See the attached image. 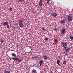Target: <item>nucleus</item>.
Masks as SVG:
<instances>
[{"label":"nucleus","instance_id":"f257e3e1","mask_svg":"<svg viewBox=\"0 0 73 73\" xmlns=\"http://www.w3.org/2000/svg\"><path fill=\"white\" fill-rule=\"evenodd\" d=\"M61 45H62V47L64 48V49H65L66 50V53L69 52L70 48L67 47L68 45H67V43L66 42L65 43V42H63L61 43Z\"/></svg>","mask_w":73,"mask_h":73},{"label":"nucleus","instance_id":"f03ea898","mask_svg":"<svg viewBox=\"0 0 73 73\" xmlns=\"http://www.w3.org/2000/svg\"><path fill=\"white\" fill-rule=\"evenodd\" d=\"M68 21H72L73 19V15L72 14H69L67 16Z\"/></svg>","mask_w":73,"mask_h":73},{"label":"nucleus","instance_id":"7ed1b4c3","mask_svg":"<svg viewBox=\"0 0 73 73\" xmlns=\"http://www.w3.org/2000/svg\"><path fill=\"white\" fill-rule=\"evenodd\" d=\"M18 22L19 27H20L21 28H23V27H24V25L23 24V21L22 20H20Z\"/></svg>","mask_w":73,"mask_h":73},{"label":"nucleus","instance_id":"20e7f679","mask_svg":"<svg viewBox=\"0 0 73 73\" xmlns=\"http://www.w3.org/2000/svg\"><path fill=\"white\" fill-rule=\"evenodd\" d=\"M39 5L40 6H42V0H40L39 2Z\"/></svg>","mask_w":73,"mask_h":73},{"label":"nucleus","instance_id":"39448f33","mask_svg":"<svg viewBox=\"0 0 73 73\" xmlns=\"http://www.w3.org/2000/svg\"><path fill=\"white\" fill-rule=\"evenodd\" d=\"M51 15L54 17H56L57 16V14L55 13H53L51 14Z\"/></svg>","mask_w":73,"mask_h":73},{"label":"nucleus","instance_id":"423d86ee","mask_svg":"<svg viewBox=\"0 0 73 73\" xmlns=\"http://www.w3.org/2000/svg\"><path fill=\"white\" fill-rule=\"evenodd\" d=\"M8 22H4V23L3 24V26H5L6 25H8Z\"/></svg>","mask_w":73,"mask_h":73},{"label":"nucleus","instance_id":"0eeeda50","mask_svg":"<svg viewBox=\"0 0 73 73\" xmlns=\"http://www.w3.org/2000/svg\"><path fill=\"white\" fill-rule=\"evenodd\" d=\"M65 32V29H63L62 31L61 34L62 35H64Z\"/></svg>","mask_w":73,"mask_h":73},{"label":"nucleus","instance_id":"6e6552de","mask_svg":"<svg viewBox=\"0 0 73 73\" xmlns=\"http://www.w3.org/2000/svg\"><path fill=\"white\" fill-rule=\"evenodd\" d=\"M43 61L42 60H41L39 61V63H40V66H42L43 65V63L42 62Z\"/></svg>","mask_w":73,"mask_h":73},{"label":"nucleus","instance_id":"1a4fd4ad","mask_svg":"<svg viewBox=\"0 0 73 73\" xmlns=\"http://www.w3.org/2000/svg\"><path fill=\"white\" fill-rule=\"evenodd\" d=\"M19 58L18 57L17 58H12L13 60H15L17 61V60H19Z\"/></svg>","mask_w":73,"mask_h":73},{"label":"nucleus","instance_id":"9d476101","mask_svg":"<svg viewBox=\"0 0 73 73\" xmlns=\"http://www.w3.org/2000/svg\"><path fill=\"white\" fill-rule=\"evenodd\" d=\"M32 73H37L36 71V70L33 69L32 71Z\"/></svg>","mask_w":73,"mask_h":73},{"label":"nucleus","instance_id":"9b49d317","mask_svg":"<svg viewBox=\"0 0 73 73\" xmlns=\"http://www.w3.org/2000/svg\"><path fill=\"white\" fill-rule=\"evenodd\" d=\"M43 58L44 59H45L46 60L47 59H48V57L46 56V54H44L43 55Z\"/></svg>","mask_w":73,"mask_h":73},{"label":"nucleus","instance_id":"f8f14e48","mask_svg":"<svg viewBox=\"0 0 73 73\" xmlns=\"http://www.w3.org/2000/svg\"><path fill=\"white\" fill-rule=\"evenodd\" d=\"M11 55L14 57H16V55L14 53H12Z\"/></svg>","mask_w":73,"mask_h":73},{"label":"nucleus","instance_id":"ddd939ff","mask_svg":"<svg viewBox=\"0 0 73 73\" xmlns=\"http://www.w3.org/2000/svg\"><path fill=\"white\" fill-rule=\"evenodd\" d=\"M4 73H10V71H7V70H5L4 71Z\"/></svg>","mask_w":73,"mask_h":73},{"label":"nucleus","instance_id":"4468645a","mask_svg":"<svg viewBox=\"0 0 73 73\" xmlns=\"http://www.w3.org/2000/svg\"><path fill=\"white\" fill-rule=\"evenodd\" d=\"M71 40H73V36L72 35H70L69 36Z\"/></svg>","mask_w":73,"mask_h":73},{"label":"nucleus","instance_id":"2eb2a0df","mask_svg":"<svg viewBox=\"0 0 73 73\" xmlns=\"http://www.w3.org/2000/svg\"><path fill=\"white\" fill-rule=\"evenodd\" d=\"M60 61L59 60H57L56 62L58 65H60Z\"/></svg>","mask_w":73,"mask_h":73},{"label":"nucleus","instance_id":"dca6fc26","mask_svg":"<svg viewBox=\"0 0 73 73\" xmlns=\"http://www.w3.org/2000/svg\"><path fill=\"white\" fill-rule=\"evenodd\" d=\"M37 56H34V57H32V59H34V58H37Z\"/></svg>","mask_w":73,"mask_h":73},{"label":"nucleus","instance_id":"f3484780","mask_svg":"<svg viewBox=\"0 0 73 73\" xmlns=\"http://www.w3.org/2000/svg\"><path fill=\"white\" fill-rule=\"evenodd\" d=\"M21 59H20V58H19V59L18 60V62H21Z\"/></svg>","mask_w":73,"mask_h":73},{"label":"nucleus","instance_id":"a211bd4d","mask_svg":"<svg viewBox=\"0 0 73 73\" xmlns=\"http://www.w3.org/2000/svg\"><path fill=\"white\" fill-rule=\"evenodd\" d=\"M66 61H64L63 62V64H64V65H65V64H66Z\"/></svg>","mask_w":73,"mask_h":73},{"label":"nucleus","instance_id":"6ab92c4d","mask_svg":"<svg viewBox=\"0 0 73 73\" xmlns=\"http://www.w3.org/2000/svg\"><path fill=\"white\" fill-rule=\"evenodd\" d=\"M62 22L63 24H65V21L63 20L62 21Z\"/></svg>","mask_w":73,"mask_h":73},{"label":"nucleus","instance_id":"aec40b11","mask_svg":"<svg viewBox=\"0 0 73 73\" xmlns=\"http://www.w3.org/2000/svg\"><path fill=\"white\" fill-rule=\"evenodd\" d=\"M9 11H12V8H10L9 9Z\"/></svg>","mask_w":73,"mask_h":73},{"label":"nucleus","instance_id":"412c9836","mask_svg":"<svg viewBox=\"0 0 73 73\" xmlns=\"http://www.w3.org/2000/svg\"><path fill=\"white\" fill-rule=\"evenodd\" d=\"M1 43H3V44L4 43V40L1 39Z\"/></svg>","mask_w":73,"mask_h":73},{"label":"nucleus","instance_id":"4be33fe9","mask_svg":"<svg viewBox=\"0 0 73 73\" xmlns=\"http://www.w3.org/2000/svg\"><path fill=\"white\" fill-rule=\"evenodd\" d=\"M7 28H8V29H9V27H9V25H7Z\"/></svg>","mask_w":73,"mask_h":73},{"label":"nucleus","instance_id":"5701e85b","mask_svg":"<svg viewBox=\"0 0 73 73\" xmlns=\"http://www.w3.org/2000/svg\"><path fill=\"white\" fill-rule=\"evenodd\" d=\"M45 40L46 41H48V38L46 37L45 38Z\"/></svg>","mask_w":73,"mask_h":73},{"label":"nucleus","instance_id":"b1692460","mask_svg":"<svg viewBox=\"0 0 73 73\" xmlns=\"http://www.w3.org/2000/svg\"><path fill=\"white\" fill-rule=\"evenodd\" d=\"M42 29L43 31H45V29H44V28L43 27H42Z\"/></svg>","mask_w":73,"mask_h":73},{"label":"nucleus","instance_id":"393cba45","mask_svg":"<svg viewBox=\"0 0 73 73\" xmlns=\"http://www.w3.org/2000/svg\"><path fill=\"white\" fill-rule=\"evenodd\" d=\"M54 41L56 42H58V41H57V39H54Z\"/></svg>","mask_w":73,"mask_h":73},{"label":"nucleus","instance_id":"a878e982","mask_svg":"<svg viewBox=\"0 0 73 73\" xmlns=\"http://www.w3.org/2000/svg\"><path fill=\"white\" fill-rule=\"evenodd\" d=\"M19 1H20V2H21V1H23V0H18Z\"/></svg>","mask_w":73,"mask_h":73},{"label":"nucleus","instance_id":"bb28decb","mask_svg":"<svg viewBox=\"0 0 73 73\" xmlns=\"http://www.w3.org/2000/svg\"><path fill=\"white\" fill-rule=\"evenodd\" d=\"M54 31H57V28H56L55 29Z\"/></svg>","mask_w":73,"mask_h":73},{"label":"nucleus","instance_id":"cd10ccee","mask_svg":"<svg viewBox=\"0 0 73 73\" xmlns=\"http://www.w3.org/2000/svg\"><path fill=\"white\" fill-rule=\"evenodd\" d=\"M31 47H30V46H28L29 48H31V50H32V47H31Z\"/></svg>","mask_w":73,"mask_h":73},{"label":"nucleus","instance_id":"c85d7f7f","mask_svg":"<svg viewBox=\"0 0 73 73\" xmlns=\"http://www.w3.org/2000/svg\"><path fill=\"white\" fill-rule=\"evenodd\" d=\"M18 46H19V45H17V47H18Z\"/></svg>","mask_w":73,"mask_h":73},{"label":"nucleus","instance_id":"c756f323","mask_svg":"<svg viewBox=\"0 0 73 73\" xmlns=\"http://www.w3.org/2000/svg\"><path fill=\"white\" fill-rule=\"evenodd\" d=\"M50 73H53L52 72V71H50Z\"/></svg>","mask_w":73,"mask_h":73},{"label":"nucleus","instance_id":"7c9ffc66","mask_svg":"<svg viewBox=\"0 0 73 73\" xmlns=\"http://www.w3.org/2000/svg\"><path fill=\"white\" fill-rule=\"evenodd\" d=\"M58 58H60V57L59 56H58Z\"/></svg>","mask_w":73,"mask_h":73},{"label":"nucleus","instance_id":"2f4dec72","mask_svg":"<svg viewBox=\"0 0 73 73\" xmlns=\"http://www.w3.org/2000/svg\"><path fill=\"white\" fill-rule=\"evenodd\" d=\"M47 0V1H50V0Z\"/></svg>","mask_w":73,"mask_h":73},{"label":"nucleus","instance_id":"473e14b6","mask_svg":"<svg viewBox=\"0 0 73 73\" xmlns=\"http://www.w3.org/2000/svg\"><path fill=\"white\" fill-rule=\"evenodd\" d=\"M47 3L48 4L49 3V1H47Z\"/></svg>","mask_w":73,"mask_h":73},{"label":"nucleus","instance_id":"72a5a7b5","mask_svg":"<svg viewBox=\"0 0 73 73\" xmlns=\"http://www.w3.org/2000/svg\"><path fill=\"white\" fill-rule=\"evenodd\" d=\"M40 73H42V72H41Z\"/></svg>","mask_w":73,"mask_h":73}]
</instances>
